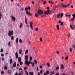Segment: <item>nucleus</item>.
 Masks as SVG:
<instances>
[{"mask_svg":"<svg viewBox=\"0 0 75 75\" xmlns=\"http://www.w3.org/2000/svg\"><path fill=\"white\" fill-rule=\"evenodd\" d=\"M14 34V31L12 30L11 32V30L9 31L8 32V35L9 37L11 36V35H13Z\"/></svg>","mask_w":75,"mask_h":75,"instance_id":"obj_1","label":"nucleus"},{"mask_svg":"<svg viewBox=\"0 0 75 75\" xmlns=\"http://www.w3.org/2000/svg\"><path fill=\"white\" fill-rule=\"evenodd\" d=\"M38 14L39 15H41V14H43V13H44V11L41 10H38V11L37 12Z\"/></svg>","mask_w":75,"mask_h":75,"instance_id":"obj_2","label":"nucleus"},{"mask_svg":"<svg viewBox=\"0 0 75 75\" xmlns=\"http://www.w3.org/2000/svg\"><path fill=\"white\" fill-rule=\"evenodd\" d=\"M25 64H26V65H28V66H29L30 64H32V62H31V61H30L29 62H28V61L27 62H25Z\"/></svg>","mask_w":75,"mask_h":75,"instance_id":"obj_3","label":"nucleus"},{"mask_svg":"<svg viewBox=\"0 0 75 75\" xmlns=\"http://www.w3.org/2000/svg\"><path fill=\"white\" fill-rule=\"evenodd\" d=\"M50 10L48 9L47 11L46 12H44V14H50Z\"/></svg>","mask_w":75,"mask_h":75,"instance_id":"obj_4","label":"nucleus"},{"mask_svg":"<svg viewBox=\"0 0 75 75\" xmlns=\"http://www.w3.org/2000/svg\"><path fill=\"white\" fill-rule=\"evenodd\" d=\"M11 17L12 18V20H13V21H16V18L14 17H13V15L11 16Z\"/></svg>","mask_w":75,"mask_h":75,"instance_id":"obj_5","label":"nucleus"},{"mask_svg":"<svg viewBox=\"0 0 75 75\" xmlns=\"http://www.w3.org/2000/svg\"><path fill=\"white\" fill-rule=\"evenodd\" d=\"M28 56L26 55L25 56V62H27L28 61Z\"/></svg>","mask_w":75,"mask_h":75,"instance_id":"obj_6","label":"nucleus"},{"mask_svg":"<svg viewBox=\"0 0 75 75\" xmlns=\"http://www.w3.org/2000/svg\"><path fill=\"white\" fill-rule=\"evenodd\" d=\"M26 14H27V15H29V16H31V13H29V12L28 11H27L26 12Z\"/></svg>","mask_w":75,"mask_h":75,"instance_id":"obj_7","label":"nucleus"},{"mask_svg":"<svg viewBox=\"0 0 75 75\" xmlns=\"http://www.w3.org/2000/svg\"><path fill=\"white\" fill-rule=\"evenodd\" d=\"M15 56L16 58H18V53L17 52H16L15 53Z\"/></svg>","mask_w":75,"mask_h":75,"instance_id":"obj_8","label":"nucleus"},{"mask_svg":"<svg viewBox=\"0 0 75 75\" xmlns=\"http://www.w3.org/2000/svg\"><path fill=\"white\" fill-rule=\"evenodd\" d=\"M25 23L26 24H27V18L26 17V16L25 17Z\"/></svg>","mask_w":75,"mask_h":75,"instance_id":"obj_9","label":"nucleus"},{"mask_svg":"<svg viewBox=\"0 0 75 75\" xmlns=\"http://www.w3.org/2000/svg\"><path fill=\"white\" fill-rule=\"evenodd\" d=\"M22 27H23V23H21L19 26L20 28H21Z\"/></svg>","mask_w":75,"mask_h":75,"instance_id":"obj_10","label":"nucleus"},{"mask_svg":"<svg viewBox=\"0 0 75 75\" xmlns=\"http://www.w3.org/2000/svg\"><path fill=\"white\" fill-rule=\"evenodd\" d=\"M13 67H16V62H15L13 64Z\"/></svg>","mask_w":75,"mask_h":75,"instance_id":"obj_11","label":"nucleus"},{"mask_svg":"<svg viewBox=\"0 0 75 75\" xmlns=\"http://www.w3.org/2000/svg\"><path fill=\"white\" fill-rule=\"evenodd\" d=\"M68 5H65L64 4L62 5V7H68Z\"/></svg>","mask_w":75,"mask_h":75,"instance_id":"obj_12","label":"nucleus"},{"mask_svg":"<svg viewBox=\"0 0 75 75\" xmlns=\"http://www.w3.org/2000/svg\"><path fill=\"white\" fill-rule=\"evenodd\" d=\"M11 71H12L11 70H8V74H11Z\"/></svg>","mask_w":75,"mask_h":75,"instance_id":"obj_13","label":"nucleus"},{"mask_svg":"<svg viewBox=\"0 0 75 75\" xmlns=\"http://www.w3.org/2000/svg\"><path fill=\"white\" fill-rule=\"evenodd\" d=\"M29 75H34V72H29Z\"/></svg>","mask_w":75,"mask_h":75,"instance_id":"obj_14","label":"nucleus"},{"mask_svg":"<svg viewBox=\"0 0 75 75\" xmlns=\"http://www.w3.org/2000/svg\"><path fill=\"white\" fill-rule=\"evenodd\" d=\"M61 69H64V65L63 64H62L61 65Z\"/></svg>","mask_w":75,"mask_h":75,"instance_id":"obj_15","label":"nucleus"},{"mask_svg":"<svg viewBox=\"0 0 75 75\" xmlns=\"http://www.w3.org/2000/svg\"><path fill=\"white\" fill-rule=\"evenodd\" d=\"M21 57H19L18 58V61L19 62H21Z\"/></svg>","mask_w":75,"mask_h":75,"instance_id":"obj_16","label":"nucleus"},{"mask_svg":"<svg viewBox=\"0 0 75 75\" xmlns=\"http://www.w3.org/2000/svg\"><path fill=\"white\" fill-rule=\"evenodd\" d=\"M18 38H17L16 39V43H18Z\"/></svg>","mask_w":75,"mask_h":75,"instance_id":"obj_17","label":"nucleus"},{"mask_svg":"<svg viewBox=\"0 0 75 75\" xmlns=\"http://www.w3.org/2000/svg\"><path fill=\"white\" fill-rule=\"evenodd\" d=\"M19 54H21V52H22V50H21V49H20L19 50Z\"/></svg>","mask_w":75,"mask_h":75,"instance_id":"obj_18","label":"nucleus"},{"mask_svg":"<svg viewBox=\"0 0 75 75\" xmlns=\"http://www.w3.org/2000/svg\"><path fill=\"white\" fill-rule=\"evenodd\" d=\"M60 16H61V14L60 13H59L57 16V18H59V17H60Z\"/></svg>","mask_w":75,"mask_h":75,"instance_id":"obj_19","label":"nucleus"},{"mask_svg":"<svg viewBox=\"0 0 75 75\" xmlns=\"http://www.w3.org/2000/svg\"><path fill=\"white\" fill-rule=\"evenodd\" d=\"M11 40H12L13 41L14 40V36H12L11 38Z\"/></svg>","mask_w":75,"mask_h":75,"instance_id":"obj_20","label":"nucleus"},{"mask_svg":"<svg viewBox=\"0 0 75 75\" xmlns=\"http://www.w3.org/2000/svg\"><path fill=\"white\" fill-rule=\"evenodd\" d=\"M31 64H32V67H34V64H35L34 62H33Z\"/></svg>","mask_w":75,"mask_h":75,"instance_id":"obj_21","label":"nucleus"},{"mask_svg":"<svg viewBox=\"0 0 75 75\" xmlns=\"http://www.w3.org/2000/svg\"><path fill=\"white\" fill-rule=\"evenodd\" d=\"M9 61H10V64H11L13 62V59H10Z\"/></svg>","mask_w":75,"mask_h":75,"instance_id":"obj_22","label":"nucleus"},{"mask_svg":"<svg viewBox=\"0 0 75 75\" xmlns=\"http://www.w3.org/2000/svg\"><path fill=\"white\" fill-rule=\"evenodd\" d=\"M56 28L58 30H59V25H57L56 26Z\"/></svg>","mask_w":75,"mask_h":75,"instance_id":"obj_23","label":"nucleus"},{"mask_svg":"<svg viewBox=\"0 0 75 75\" xmlns=\"http://www.w3.org/2000/svg\"><path fill=\"white\" fill-rule=\"evenodd\" d=\"M30 27L31 28H32V29H33V24L32 23H30Z\"/></svg>","mask_w":75,"mask_h":75,"instance_id":"obj_24","label":"nucleus"},{"mask_svg":"<svg viewBox=\"0 0 75 75\" xmlns=\"http://www.w3.org/2000/svg\"><path fill=\"white\" fill-rule=\"evenodd\" d=\"M19 42L20 43H22L23 42V41H22V40L21 39H19Z\"/></svg>","mask_w":75,"mask_h":75,"instance_id":"obj_25","label":"nucleus"},{"mask_svg":"<svg viewBox=\"0 0 75 75\" xmlns=\"http://www.w3.org/2000/svg\"><path fill=\"white\" fill-rule=\"evenodd\" d=\"M54 71H53L52 73V72L51 71H50V75H54Z\"/></svg>","mask_w":75,"mask_h":75,"instance_id":"obj_26","label":"nucleus"},{"mask_svg":"<svg viewBox=\"0 0 75 75\" xmlns=\"http://www.w3.org/2000/svg\"><path fill=\"white\" fill-rule=\"evenodd\" d=\"M55 69H56V70H58V69H59V66H57V67H56Z\"/></svg>","mask_w":75,"mask_h":75,"instance_id":"obj_27","label":"nucleus"},{"mask_svg":"<svg viewBox=\"0 0 75 75\" xmlns=\"http://www.w3.org/2000/svg\"><path fill=\"white\" fill-rule=\"evenodd\" d=\"M1 17H2V14L1 13H0V20L1 19Z\"/></svg>","mask_w":75,"mask_h":75,"instance_id":"obj_28","label":"nucleus"},{"mask_svg":"<svg viewBox=\"0 0 75 75\" xmlns=\"http://www.w3.org/2000/svg\"><path fill=\"white\" fill-rule=\"evenodd\" d=\"M63 17V13H62L60 14V17L61 18H62V17Z\"/></svg>","mask_w":75,"mask_h":75,"instance_id":"obj_29","label":"nucleus"},{"mask_svg":"<svg viewBox=\"0 0 75 75\" xmlns=\"http://www.w3.org/2000/svg\"><path fill=\"white\" fill-rule=\"evenodd\" d=\"M28 50H26L25 52V54H27V53H28Z\"/></svg>","mask_w":75,"mask_h":75,"instance_id":"obj_30","label":"nucleus"},{"mask_svg":"<svg viewBox=\"0 0 75 75\" xmlns=\"http://www.w3.org/2000/svg\"><path fill=\"white\" fill-rule=\"evenodd\" d=\"M4 69H5L6 70L7 69V67L6 65L5 67L4 68Z\"/></svg>","mask_w":75,"mask_h":75,"instance_id":"obj_31","label":"nucleus"},{"mask_svg":"<svg viewBox=\"0 0 75 75\" xmlns=\"http://www.w3.org/2000/svg\"><path fill=\"white\" fill-rule=\"evenodd\" d=\"M73 18H75V14H73L72 15Z\"/></svg>","mask_w":75,"mask_h":75,"instance_id":"obj_32","label":"nucleus"},{"mask_svg":"<svg viewBox=\"0 0 75 75\" xmlns=\"http://www.w3.org/2000/svg\"><path fill=\"white\" fill-rule=\"evenodd\" d=\"M46 74H48L50 73V72H49V71L48 70L46 71Z\"/></svg>","mask_w":75,"mask_h":75,"instance_id":"obj_33","label":"nucleus"},{"mask_svg":"<svg viewBox=\"0 0 75 75\" xmlns=\"http://www.w3.org/2000/svg\"><path fill=\"white\" fill-rule=\"evenodd\" d=\"M23 64V62H20V65H22Z\"/></svg>","mask_w":75,"mask_h":75,"instance_id":"obj_34","label":"nucleus"},{"mask_svg":"<svg viewBox=\"0 0 75 75\" xmlns=\"http://www.w3.org/2000/svg\"><path fill=\"white\" fill-rule=\"evenodd\" d=\"M28 9L29 10H31V8H30V7L28 6Z\"/></svg>","mask_w":75,"mask_h":75,"instance_id":"obj_35","label":"nucleus"},{"mask_svg":"<svg viewBox=\"0 0 75 75\" xmlns=\"http://www.w3.org/2000/svg\"><path fill=\"white\" fill-rule=\"evenodd\" d=\"M35 16L36 17H38V14L37 13H35Z\"/></svg>","mask_w":75,"mask_h":75,"instance_id":"obj_36","label":"nucleus"},{"mask_svg":"<svg viewBox=\"0 0 75 75\" xmlns=\"http://www.w3.org/2000/svg\"><path fill=\"white\" fill-rule=\"evenodd\" d=\"M21 72V73H19V75H21V74H23V71H22Z\"/></svg>","mask_w":75,"mask_h":75,"instance_id":"obj_37","label":"nucleus"},{"mask_svg":"<svg viewBox=\"0 0 75 75\" xmlns=\"http://www.w3.org/2000/svg\"><path fill=\"white\" fill-rule=\"evenodd\" d=\"M66 15V17H70L71 16V15Z\"/></svg>","mask_w":75,"mask_h":75,"instance_id":"obj_38","label":"nucleus"},{"mask_svg":"<svg viewBox=\"0 0 75 75\" xmlns=\"http://www.w3.org/2000/svg\"><path fill=\"white\" fill-rule=\"evenodd\" d=\"M0 52H3V48H1V49Z\"/></svg>","mask_w":75,"mask_h":75,"instance_id":"obj_39","label":"nucleus"},{"mask_svg":"<svg viewBox=\"0 0 75 75\" xmlns=\"http://www.w3.org/2000/svg\"><path fill=\"white\" fill-rule=\"evenodd\" d=\"M34 62H35V64H37V60H35V59L34 60Z\"/></svg>","mask_w":75,"mask_h":75,"instance_id":"obj_40","label":"nucleus"},{"mask_svg":"<svg viewBox=\"0 0 75 75\" xmlns=\"http://www.w3.org/2000/svg\"><path fill=\"white\" fill-rule=\"evenodd\" d=\"M60 25L62 26V25H63V22H61V23H60Z\"/></svg>","mask_w":75,"mask_h":75,"instance_id":"obj_41","label":"nucleus"},{"mask_svg":"<svg viewBox=\"0 0 75 75\" xmlns=\"http://www.w3.org/2000/svg\"><path fill=\"white\" fill-rule=\"evenodd\" d=\"M35 31H38V28H36L35 29Z\"/></svg>","mask_w":75,"mask_h":75,"instance_id":"obj_42","label":"nucleus"},{"mask_svg":"<svg viewBox=\"0 0 75 75\" xmlns=\"http://www.w3.org/2000/svg\"><path fill=\"white\" fill-rule=\"evenodd\" d=\"M25 11H27L28 10V8H27L25 7Z\"/></svg>","mask_w":75,"mask_h":75,"instance_id":"obj_43","label":"nucleus"},{"mask_svg":"<svg viewBox=\"0 0 75 75\" xmlns=\"http://www.w3.org/2000/svg\"><path fill=\"white\" fill-rule=\"evenodd\" d=\"M47 4V2L46 1H45L44 2H43V4Z\"/></svg>","mask_w":75,"mask_h":75,"instance_id":"obj_44","label":"nucleus"},{"mask_svg":"<svg viewBox=\"0 0 75 75\" xmlns=\"http://www.w3.org/2000/svg\"><path fill=\"white\" fill-rule=\"evenodd\" d=\"M47 64L48 66V67H50V64L49 63H47Z\"/></svg>","mask_w":75,"mask_h":75,"instance_id":"obj_45","label":"nucleus"},{"mask_svg":"<svg viewBox=\"0 0 75 75\" xmlns=\"http://www.w3.org/2000/svg\"><path fill=\"white\" fill-rule=\"evenodd\" d=\"M25 72L26 73V75H29V74L28 73V72L27 71H25Z\"/></svg>","mask_w":75,"mask_h":75,"instance_id":"obj_46","label":"nucleus"},{"mask_svg":"<svg viewBox=\"0 0 75 75\" xmlns=\"http://www.w3.org/2000/svg\"><path fill=\"white\" fill-rule=\"evenodd\" d=\"M65 59L66 60H67V59H68V56H67L66 57H65Z\"/></svg>","mask_w":75,"mask_h":75,"instance_id":"obj_47","label":"nucleus"},{"mask_svg":"<svg viewBox=\"0 0 75 75\" xmlns=\"http://www.w3.org/2000/svg\"><path fill=\"white\" fill-rule=\"evenodd\" d=\"M30 61H32V57L30 56Z\"/></svg>","mask_w":75,"mask_h":75,"instance_id":"obj_48","label":"nucleus"},{"mask_svg":"<svg viewBox=\"0 0 75 75\" xmlns=\"http://www.w3.org/2000/svg\"><path fill=\"white\" fill-rule=\"evenodd\" d=\"M70 52H72V49L71 48H70Z\"/></svg>","mask_w":75,"mask_h":75,"instance_id":"obj_49","label":"nucleus"},{"mask_svg":"<svg viewBox=\"0 0 75 75\" xmlns=\"http://www.w3.org/2000/svg\"><path fill=\"white\" fill-rule=\"evenodd\" d=\"M27 69V67H24V70H26Z\"/></svg>","mask_w":75,"mask_h":75,"instance_id":"obj_50","label":"nucleus"},{"mask_svg":"<svg viewBox=\"0 0 75 75\" xmlns=\"http://www.w3.org/2000/svg\"><path fill=\"white\" fill-rule=\"evenodd\" d=\"M2 60L4 61V58L3 57L2 58Z\"/></svg>","mask_w":75,"mask_h":75,"instance_id":"obj_51","label":"nucleus"},{"mask_svg":"<svg viewBox=\"0 0 75 75\" xmlns=\"http://www.w3.org/2000/svg\"><path fill=\"white\" fill-rule=\"evenodd\" d=\"M10 41H9L8 42V46H10Z\"/></svg>","mask_w":75,"mask_h":75,"instance_id":"obj_52","label":"nucleus"},{"mask_svg":"<svg viewBox=\"0 0 75 75\" xmlns=\"http://www.w3.org/2000/svg\"><path fill=\"white\" fill-rule=\"evenodd\" d=\"M56 53L57 54H59V52H58V51H57L56 52Z\"/></svg>","mask_w":75,"mask_h":75,"instance_id":"obj_53","label":"nucleus"},{"mask_svg":"<svg viewBox=\"0 0 75 75\" xmlns=\"http://www.w3.org/2000/svg\"><path fill=\"white\" fill-rule=\"evenodd\" d=\"M1 56H2V57H3V56H4V54H3L2 53V54H1Z\"/></svg>","mask_w":75,"mask_h":75,"instance_id":"obj_54","label":"nucleus"},{"mask_svg":"<svg viewBox=\"0 0 75 75\" xmlns=\"http://www.w3.org/2000/svg\"><path fill=\"white\" fill-rule=\"evenodd\" d=\"M74 18H72L71 19V21H73V20H74Z\"/></svg>","mask_w":75,"mask_h":75,"instance_id":"obj_55","label":"nucleus"},{"mask_svg":"<svg viewBox=\"0 0 75 75\" xmlns=\"http://www.w3.org/2000/svg\"><path fill=\"white\" fill-rule=\"evenodd\" d=\"M21 10L22 11H23V10H24V8H21Z\"/></svg>","mask_w":75,"mask_h":75,"instance_id":"obj_56","label":"nucleus"},{"mask_svg":"<svg viewBox=\"0 0 75 75\" xmlns=\"http://www.w3.org/2000/svg\"><path fill=\"white\" fill-rule=\"evenodd\" d=\"M68 37H70V33H69V34L68 35Z\"/></svg>","mask_w":75,"mask_h":75,"instance_id":"obj_57","label":"nucleus"},{"mask_svg":"<svg viewBox=\"0 0 75 75\" xmlns=\"http://www.w3.org/2000/svg\"><path fill=\"white\" fill-rule=\"evenodd\" d=\"M40 68H42V66H41V65H40Z\"/></svg>","mask_w":75,"mask_h":75,"instance_id":"obj_58","label":"nucleus"},{"mask_svg":"<svg viewBox=\"0 0 75 75\" xmlns=\"http://www.w3.org/2000/svg\"><path fill=\"white\" fill-rule=\"evenodd\" d=\"M15 75H18V73L17 72H16L15 74Z\"/></svg>","mask_w":75,"mask_h":75,"instance_id":"obj_59","label":"nucleus"},{"mask_svg":"<svg viewBox=\"0 0 75 75\" xmlns=\"http://www.w3.org/2000/svg\"><path fill=\"white\" fill-rule=\"evenodd\" d=\"M1 74H4V71H2L1 72Z\"/></svg>","mask_w":75,"mask_h":75,"instance_id":"obj_60","label":"nucleus"},{"mask_svg":"<svg viewBox=\"0 0 75 75\" xmlns=\"http://www.w3.org/2000/svg\"><path fill=\"white\" fill-rule=\"evenodd\" d=\"M56 75H59V73H57L56 74Z\"/></svg>","mask_w":75,"mask_h":75,"instance_id":"obj_61","label":"nucleus"},{"mask_svg":"<svg viewBox=\"0 0 75 75\" xmlns=\"http://www.w3.org/2000/svg\"><path fill=\"white\" fill-rule=\"evenodd\" d=\"M47 73L46 72H44V75H47Z\"/></svg>","mask_w":75,"mask_h":75,"instance_id":"obj_62","label":"nucleus"},{"mask_svg":"<svg viewBox=\"0 0 75 75\" xmlns=\"http://www.w3.org/2000/svg\"><path fill=\"white\" fill-rule=\"evenodd\" d=\"M73 47L75 49V45H72Z\"/></svg>","mask_w":75,"mask_h":75,"instance_id":"obj_63","label":"nucleus"},{"mask_svg":"<svg viewBox=\"0 0 75 75\" xmlns=\"http://www.w3.org/2000/svg\"><path fill=\"white\" fill-rule=\"evenodd\" d=\"M40 74H42V70H41L40 71Z\"/></svg>","mask_w":75,"mask_h":75,"instance_id":"obj_64","label":"nucleus"}]
</instances>
